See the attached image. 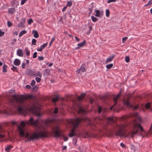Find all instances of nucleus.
<instances>
[{
  "mask_svg": "<svg viewBox=\"0 0 152 152\" xmlns=\"http://www.w3.org/2000/svg\"><path fill=\"white\" fill-rule=\"evenodd\" d=\"M4 31H2L0 29V37H1L4 35Z\"/></svg>",
  "mask_w": 152,
  "mask_h": 152,
  "instance_id": "57",
  "label": "nucleus"
},
{
  "mask_svg": "<svg viewBox=\"0 0 152 152\" xmlns=\"http://www.w3.org/2000/svg\"><path fill=\"white\" fill-rule=\"evenodd\" d=\"M26 65L24 63H23L22 64V68L23 69H24L25 68Z\"/></svg>",
  "mask_w": 152,
  "mask_h": 152,
  "instance_id": "61",
  "label": "nucleus"
},
{
  "mask_svg": "<svg viewBox=\"0 0 152 152\" xmlns=\"http://www.w3.org/2000/svg\"><path fill=\"white\" fill-rule=\"evenodd\" d=\"M120 145L121 147L123 148H124L125 147V145L123 142H121V143Z\"/></svg>",
  "mask_w": 152,
  "mask_h": 152,
  "instance_id": "63",
  "label": "nucleus"
},
{
  "mask_svg": "<svg viewBox=\"0 0 152 152\" xmlns=\"http://www.w3.org/2000/svg\"><path fill=\"white\" fill-rule=\"evenodd\" d=\"M16 11V10L14 7L10 8L8 9V12L11 15H12Z\"/></svg>",
  "mask_w": 152,
  "mask_h": 152,
  "instance_id": "18",
  "label": "nucleus"
},
{
  "mask_svg": "<svg viewBox=\"0 0 152 152\" xmlns=\"http://www.w3.org/2000/svg\"><path fill=\"white\" fill-rule=\"evenodd\" d=\"M60 98V97L59 95H55V97L52 99V101L53 103H56L58 100Z\"/></svg>",
  "mask_w": 152,
  "mask_h": 152,
  "instance_id": "16",
  "label": "nucleus"
},
{
  "mask_svg": "<svg viewBox=\"0 0 152 152\" xmlns=\"http://www.w3.org/2000/svg\"><path fill=\"white\" fill-rule=\"evenodd\" d=\"M102 107L100 106H98V112L99 114H100L102 112Z\"/></svg>",
  "mask_w": 152,
  "mask_h": 152,
  "instance_id": "37",
  "label": "nucleus"
},
{
  "mask_svg": "<svg viewBox=\"0 0 152 152\" xmlns=\"http://www.w3.org/2000/svg\"><path fill=\"white\" fill-rule=\"evenodd\" d=\"M113 66V64H108L106 66V68L107 69H111Z\"/></svg>",
  "mask_w": 152,
  "mask_h": 152,
  "instance_id": "38",
  "label": "nucleus"
},
{
  "mask_svg": "<svg viewBox=\"0 0 152 152\" xmlns=\"http://www.w3.org/2000/svg\"><path fill=\"white\" fill-rule=\"evenodd\" d=\"M32 34H34V37L37 38L39 37V35L38 32L37 31L34 30L32 31Z\"/></svg>",
  "mask_w": 152,
  "mask_h": 152,
  "instance_id": "23",
  "label": "nucleus"
},
{
  "mask_svg": "<svg viewBox=\"0 0 152 152\" xmlns=\"http://www.w3.org/2000/svg\"><path fill=\"white\" fill-rule=\"evenodd\" d=\"M121 91L117 95L114 96L113 97V100L114 101V103L113 106L110 107V110H112L113 108L117 104L118 100L120 98L121 96Z\"/></svg>",
  "mask_w": 152,
  "mask_h": 152,
  "instance_id": "8",
  "label": "nucleus"
},
{
  "mask_svg": "<svg viewBox=\"0 0 152 152\" xmlns=\"http://www.w3.org/2000/svg\"><path fill=\"white\" fill-rule=\"evenodd\" d=\"M12 97L15 100H17L18 101V99H19V98L18 97V96L16 94H14L12 95Z\"/></svg>",
  "mask_w": 152,
  "mask_h": 152,
  "instance_id": "39",
  "label": "nucleus"
},
{
  "mask_svg": "<svg viewBox=\"0 0 152 152\" xmlns=\"http://www.w3.org/2000/svg\"><path fill=\"white\" fill-rule=\"evenodd\" d=\"M86 95V94L85 93H83L82 94L78 97L77 98V100L79 101H81L85 96Z\"/></svg>",
  "mask_w": 152,
  "mask_h": 152,
  "instance_id": "17",
  "label": "nucleus"
},
{
  "mask_svg": "<svg viewBox=\"0 0 152 152\" xmlns=\"http://www.w3.org/2000/svg\"><path fill=\"white\" fill-rule=\"evenodd\" d=\"M115 57V55L110 56L108 58L105 62L106 64H107L109 62L112 61V60L114 59Z\"/></svg>",
  "mask_w": 152,
  "mask_h": 152,
  "instance_id": "19",
  "label": "nucleus"
},
{
  "mask_svg": "<svg viewBox=\"0 0 152 152\" xmlns=\"http://www.w3.org/2000/svg\"><path fill=\"white\" fill-rule=\"evenodd\" d=\"M26 33V31L23 30L21 31L20 33L19 36L20 37L22 36L24 34H25Z\"/></svg>",
  "mask_w": 152,
  "mask_h": 152,
  "instance_id": "30",
  "label": "nucleus"
},
{
  "mask_svg": "<svg viewBox=\"0 0 152 152\" xmlns=\"http://www.w3.org/2000/svg\"><path fill=\"white\" fill-rule=\"evenodd\" d=\"M37 52H35L34 53L33 58H36L37 57Z\"/></svg>",
  "mask_w": 152,
  "mask_h": 152,
  "instance_id": "55",
  "label": "nucleus"
},
{
  "mask_svg": "<svg viewBox=\"0 0 152 152\" xmlns=\"http://www.w3.org/2000/svg\"><path fill=\"white\" fill-rule=\"evenodd\" d=\"M13 67L11 68V69L13 71H15L16 72H18V69L16 67H15L13 65H12Z\"/></svg>",
  "mask_w": 152,
  "mask_h": 152,
  "instance_id": "41",
  "label": "nucleus"
},
{
  "mask_svg": "<svg viewBox=\"0 0 152 152\" xmlns=\"http://www.w3.org/2000/svg\"><path fill=\"white\" fill-rule=\"evenodd\" d=\"M72 5V3L71 1H68L67 2V5L66 6H68L70 7Z\"/></svg>",
  "mask_w": 152,
  "mask_h": 152,
  "instance_id": "46",
  "label": "nucleus"
},
{
  "mask_svg": "<svg viewBox=\"0 0 152 152\" xmlns=\"http://www.w3.org/2000/svg\"><path fill=\"white\" fill-rule=\"evenodd\" d=\"M86 65L84 64H83L81 66L80 68L76 71V73L78 74L80 73V72H84L86 70Z\"/></svg>",
  "mask_w": 152,
  "mask_h": 152,
  "instance_id": "10",
  "label": "nucleus"
},
{
  "mask_svg": "<svg viewBox=\"0 0 152 152\" xmlns=\"http://www.w3.org/2000/svg\"><path fill=\"white\" fill-rule=\"evenodd\" d=\"M14 64L17 66L19 65L20 63V61L18 59H15L13 62Z\"/></svg>",
  "mask_w": 152,
  "mask_h": 152,
  "instance_id": "22",
  "label": "nucleus"
},
{
  "mask_svg": "<svg viewBox=\"0 0 152 152\" xmlns=\"http://www.w3.org/2000/svg\"><path fill=\"white\" fill-rule=\"evenodd\" d=\"M110 12L108 9H107L106 10V15L107 17H109L110 15Z\"/></svg>",
  "mask_w": 152,
  "mask_h": 152,
  "instance_id": "40",
  "label": "nucleus"
},
{
  "mask_svg": "<svg viewBox=\"0 0 152 152\" xmlns=\"http://www.w3.org/2000/svg\"><path fill=\"white\" fill-rule=\"evenodd\" d=\"M56 130L53 132L54 137L58 138L60 137L63 136V134L62 133L61 131L59 130V128L58 126L56 127Z\"/></svg>",
  "mask_w": 152,
  "mask_h": 152,
  "instance_id": "9",
  "label": "nucleus"
},
{
  "mask_svg": "<svg viewBox=\"0 0 152 152\" xmlns=\"http://www.w3.org/2000/svg\"><path fill=\"white\" fill-rule=\"evenodd\" d=\"M18 129L19 131V135L21 137H23L25 134L24 128L21 127L20 126L18 125Z\"/></svg>",
  "mask_w": 152,
  "mask_h": 152,
  "instance_id": "11",
  "label": "nucleus"
},
{
  "mask_svg": "<svg viewBox=\"0 0 152 152\" xmlns=\"http://www.w3.org/2000/svg\"><path fill=\"white\" fill-rule=\"evenodd\" d=\"M37 76H38L40 77H42V74L40 73L39 71H38L36 73H35V75H34V77H35Z\"/></svg>",
  "mask_w": 152,
  "mask_h": 152,
  "instance_id": "33",
  "label": "nucleus"
},
{
  "mask_svg": "<svg viewBox=\"0 0 152 152\" xmlns=\"http://www.w3.org/2000/svg\"><path fill=\"white\" fill-rule=\"evenodd\" d=\"M96 12V14L95 16L96 17H100V12L99 10H96L95 11Z\"/></svg>",
  "mask_w": 152,
  "mask_h": 152,
  "instance_id": "25",
  "label": "nucleus"
},
{
  "mask_svg": "<svg viewBox=\"0 0 152 152\" xmlns=\"http://www.w3.org/2000/svg\"><path fill=\"white\" fill-rule=\"evenodd\" d=\"M125 126L124 124H116L115 127V135L119 137H124L126 132L124 130Z\"/></svg>",
  "mask_w": 152,
  "mask_h": 152,
  "instance_id": "4",
  "label": "nucleus"
},
{
  "mask_svg": "<svg viewBox=\"0 0 152 152\" xmlns=\"http://www.w3.org/2000/svg\"><path fill=\"white\" fill-rule=\"evenodd\" d=\"M25 135V137L28 138L27 141H33L34 140H38L40 138L47 137H48V132L45 129L40 130L39 132H36L29 136L28 133H26Z\"/></svg>",
  "mask_w": 152,
  "mask_h": 152,
  "instance_id": "3",
  "label": "nucleus"
},
{
  "mask_svg": "<svg viewBox=\"0 0 152 152\" xmlns=\"http://www.w3.org/2000/svg\"><path fill=\"white\" fill-rule=\"evenodd\" d=\"M7 25L8 27H10L12 26V23L10 21H8L7 22Z\"/></svg>",
  "mask_w": 152,
  "mask_h": 152,
  "instance_id": "48",
  "label": "nucleus"
},
{
  "mask_svg": "<svg viewBox=\"0 0 152 152\" xmlns=\"http://www.w3.org/2000/svg\"><path fill=\"white\" fill-rule=\"evenodd\" d=\"M140 129L141 132L144 131V129L140 124L139 123H136L134 125L132 131L131 132V136L133 138L134 135L137 134L138 132V129Z\"/></svg>",
  "mask_w": 152,
  "mask_h": 152,
  "instance_id": "5",
  "label": "nucleus"
},
{
  "mask_svg": "<svg viewBox=\"0 0 152 152\" xmlns=\"http://www.w3.org/2000/svg\"><path fill=\"white\" fill-rule=\"evenodd\" d=\"M67 8V6H65L62 9V11L63 12L65 11Z\"/></svg>",
  "mask_w": 152,
  "mask_h": 152,
  "instance_id": "64",
  "label": "nucleus"
},
{
  "mask_svg": "<svg viewBox=\"0 0 152 152\" xmlns=\"http://www.w3.org/2000/svg\"><path fill=\"white\" fill-rule=\"evenodd\" d=\"M150 104L149 103H147L145 105V107L147 109H149L150 107Z\"/></svg>",
  "mask_w": 152,
  "mask_h": 152,
  "instance_id": "45",
  "label": "nucleus"
},
{
  "mask_svg": "<svg viewBox=\"0 0 152 152\" xmlns=\"http://www.w3.org/2000/svg\"><path fill=\"white\" fill-rule=\"evenodd\" d=\"M26 73L31 76L34 77V75H35V72L30 69H27L26 71Z\"/></svg>",
  "mask_w": 152,
  "mask_h": 152,
  "instance_id": "13",
  "label": "nucleus"
},
{
  "mask_svg": "<svg viewBox=\"0 0 152 152\" xmlns=\"http://www.w3.org/2000/svg\"><path fill=\"white\" fill-rule=\"evenodd\" d=\"M109 98V95L107 94H105L102 96L101 97V99L105 101L106 100H108Z\"/></svg>",
  "mask_w": 152,
  "mask_h": 152,
  "instance_id": "20",
  "label": "nucleus"
},
{
  "mask_svg": "<svg viewBox=\"0 0 152 152\" xmlns=\"http://www.w3.org/2000/svg\"><path fill=\"white\" fill-rule=\"evenodd\" d=\"M26 88L28 89H30L31 88V87L29 85H27L26 86Z\"/></svg>",
  "mask_w": 152,
  "mask_h": 152,
  "instance_id": "62",
  "label": "nucleus"
},
{
  "mask_svg": "<svg viewBox=\"0 0 152 152\" xmlns=\"http://www.w3.org/2000/svg\"><path fill=\"white\" fill-rule=\"evenodd\" d=\"M58 108L57 107H56L53 110V113L56 114L58 113Z\"/></svg>",
  "mask_w": 152,
  "mask_h": 152,
  "instance_id": "44",
  "label": "nucleus"
},
{
  "mask_svg": "<svg viewBox=\"0 0 152 152\" xmlns=\"http://www.w3.org/2000/svg\"><path fill=\"white\" fill-rule=\"evenodd\" d=\"M35 80L37 83H39L40 82L41 79L40 78L37 77L35 78Z\"/></svg>",
  "mask_w": 152,
  "mask_h": 152,
  "instance_id": "52",
  "label": "nucleus"
},
{
  "mask_svg": "<svg viewBox=\"0 0 152 152\" xmlns=\"http://www.w3.org/2000/svg\"><path fill=\"white\" fill-rule=\"evenodd\" d=\"M94 8V6H92L91 8H89L88 9V10L89 11V15H90V14L93 11V9Z\"/></svg>",
  "mask_w": 152,
  "mask_h": 152,
  "instance_id": "35",
  "label": "nucleus"
},
{
  "mask_svg": "<svg viewBox=\"0 0 152 152\" xmlns=\"http://www.w3.org/2000/svg\"><path fill=\"white\" fill-rule=\"evenodd\" d=\"M91 18L92 20L94 22H96L98 20V19L97 18L93 16H91Z\"/></svg>",
  "mask_w": 152,
  "mask_h": 152,
  "instance_id": "32",
  "label": "nucleus"
},
{
  "mask_svg": "<svg viewBox=\"0 0 152 152\" xmlns=\"http://www.w3.org/2000/svg\"><path fill=\"white\" fill-rule=\"evenodd\" d=\"M7 66L5 65L4 64L3 66V69H2V71L4 72H7Z\"/></svg>",
  "mask_w": 152,
  "mask_h": 152,
  "instance_id": "27",
  "label": "nucleus"
},
{
  "mask_svg": "<svg viewBox=\"0 0 152 152\" xmlns=\"http://www.w3.org/2000/svg\"><path fill=\"white\" fill-rule=\"evenodd\" d=\"M25 51L26 52V55L27 56H28L30 55V51L28 49V48H26V49L25 50Z\"/></svg>",
  "mask_w": 152,
  "mask_h": 152,
  "instance_id": "34",
  "label": "nucleus"
},
{
  "mask_svg": "<svg viewBox=\"0 0 152 152\" xmlns=\"http://www.w3.org/2000/svg\"><path fill=\"white\" fill-rule=\"evenodd\" d=\"M20 125L22 126L21 127L23 128L26 125L25 122L23 121H22L20 122Z\"/></svg>",
  "mask_w": 152,
  "mask_h": 152,
  "instance_id": "43",
  "label": "nucleus"
},
{
  "mask_svg": "<svg viewBox=\"0 0 152 152\" xmlns=\"http://www.w3.org/2000/svg\"><path fill=\"white\" fill-rule=\"evenodd\" d=\"M39 122V120L38 119L34 120L32 117H30L28 121L26 122V124H27L33 125L36 127H38Z\"/></svg>",
  "mask_w": 152,
  "mask_h": 152,
  "instance_id": "7",
  "label": "nucleus"
},
{
  "mask_svg": "<svg viewBox=\"0 0 152 152\" xmlns=\"http://www.w3.org/2000/svg\"><path fill=\"white\" fill-rule=\"evenodd\" d=\"M38 59L39 61H41L44 60V58L43 56H38Z\"/></svg>",
  "mask_w": 152,
  "mask_h": 152,
  "instance_id": "54",
  "label": "nucleus"
},
{
  "mask_svg": "<svg viewBox=\"0 0 152 152\" xmlns=\"http://www.w3.org/2000/svg\"><path fill=\"white\" fill-rule=\"evenodd\" d=\"M27 97L24 95H22L18 99L17 110L20 113H23L27 111H29L34 113L35 115L39 117L41 116L40 113V108L37 107L34 103L30 102H26L25 101Z\"/></svg>",
  "mask_w": 152,
  "mask_h": 152,
  "instance_id": "1",
  "label": "nucleus"
},
{
  "mask_svg": "<svg viewBox=\"0 0 152 152\" xmlns=\"http://www.w3.org/2000/svg\"><path fill=\"white\" fill-rule=\"evenodd\" d=\"M33 22V20L31 19H30L28 21V24L30 25Z\"/></svg>",
  "mask_w": 152,
  "mask_h": 152,
  "instance_id": "51",
  "label": "nucleus"
},
{
  "mask_svg": "<svg viewBox=\"0 0 152 152\" xmlns=\"http://www.w3.org/2000/svg\"><path fill=\"white\" fill-rule=\"evenodd\" d=\"M125 60L126 62H129L130 61L129 58V57H126L125 58Z\"/></svg>",
  "mask_w": 152,
  "mask_h": 152,
  "instance_id": "53",
  "label": "nucleus"
},
{
  "mask_svg": "<svg viewBox=\"0 0 152 152\" xmlns=\"http://www.w3.org/2000/svg\"><path fill=\"white\" fill-rule=\"evenodd\" d=\"M35 83H36L35 80H32L31 84V85L32 86H34L35 85Z\"/></svg>",
  "mask_w": 152,
  "mask_h": 152,
  "instance_id": "56",
  "label": "nucleus"
},
{
  "mask_svg": "<svg viewBox=\"0 0 152 152\" xmlns=\"http://www.w3.org/2000/svg\"><path fill=\"white\" fill-rule=\"evenodd\" d=\"M73 144L74 145H76V143L77 142V138H74L73 139Z\"/></svg>",
  "mask_w": 152,
  "mask_h": 152,
  "instance_id": "49",
  "label": "nucleus"
},
{
  "mask_svg": "<svg viewBox=\"0 0 152 152\" xmlns=\"http://www.w3.org/2000/svg\"><path fill=\"white\" fill-rule=\"evenodd\" d=\"M27 0H21V5L23 4Z\"/></svg>",
  "mask_w": 152,
  "mask_h": 152,
  "instance_id": "59",
  "label": "nucleus"
},
{
  "mask_svg": "<svg viewBox=\"0 0 152 152\" xmlns=\"http://www.w3.org/2000/svg\"><path fill=\"white\" fill-rule=\"evenodd\" d=\"M152 4V0H150L148 1L147 4L144 6H147L151 5Z\"/></svg>",
  "mask_w": 152,
  "mask_h": 152,
  "instance_id": "50",
  "label": "nucleus"
},
{
  "mask_svg": "<svg viewBox=\"0 0 152 152\" xmlns=\"http://www.w3.org/2000/svg\"><path fill=\"white\" fill-rule=\"evenodd\" d=\"M130 97H128L127 99H124L123 102L124 104L126 105L128 107H131L134 108V110H136L138 108V106L136 105L134 106L132 104H131L129 102Z\"/></svg>",
  "mask_w": 152,
  "mask_h": 152,
  "instance_id": "6",
  "label": "nucleus"
},
{
  "mask_svg": "<svg viewBox=\"0 0 152 152\" xmlns=\"http://www.w3.org/2000/svg\"><path fill=\"white\" fill-rule=\"evenodd\" d=\"M36 42L37 40L36 39H33L32 41V45H36Z\"/></svg>",
  "mask_w": 152,
  "mask_h": 152,
  "instance_id": "47",
  "label": "nucleus"
},
{
  "mask_svg": "<svg viewBox=\"0 0 152 152\" xmlns=\"http://www.w3.org/2000/svg\"><path fill=\"white\" fill-rule=\"evenodd\" d=\"M78 113L79 114L84 115L87 113V112L82 107H80L79 109V110L78 111Z\"/></svg>",
  "mask_w": 152,
  "mask_h": 152,
  "instance_id": "14",
  "label": "nucleus"
},
{
  "mask_svg": "<svg viewBox=\"0 0 152 152\" xmlns=\"http://www.w3.org/2000/svg\"><path fill=\"white\" fill-rule=\"evenodd\" d=\"M114 121V119L112 117H108L107 118V122L108 123H110V122H113Z\"/></svg>",
  "mask_w": 152,
  "mask_h": 152,
  "instance_id": "24",
  "label": "nucleus"
},
{
  "mask_svg": "<svg viewBox=\"0 0 152 152\" xmlns=\"http://www.w3.org/2000/svg\"><path fill=\"white\" fill-rule=\"evenodd\" d=\"M11 146L8 145L5 148V150L6 151L8 152L11 149Z\"/></svg>",
  "mask_w": 152,
  "mask_h": 152,
  "instance_id": "42",
  "label": "nucleus"
},
{
  "mask_svg": "<svg viewBox=\"0 0 152 152\" xmlns=\"http://www.w3.org/2000/svg\"><path fill=\"white\" fill-rule=\"evenodd\" d=\"M17 55L19 56H23V53L22 50L18 49L17 50Z\"/></svg>",
  "mask_w": 152,
  "mask_h": 152,
  "instance_id": "21",
  "label": "nucleus"
},
{
  "mask_svg": "<svg viewBox=\"0 0 152 152\" xmlns=\"http://www.w3.org/2000/svg\"><path fill=\"white\" fill-rule=\"evenodd\" d=\"M115 1L116 0H108L107 2L108 3H109L111 2H115Z\"/></svg>",
  "mask_w": 152,
  "mask_h": 152,
  "instance_id": "60",
  "label": "nucleus"
},
{
  "mask_svg": "<svg viewBox=\"0 0 152 152\" xmlns=\"http://www.w3.org/2000/svg\"><path fill=\"white\" fill-rule=\"evenodd\" d=\"M25 18H22L20 20V23L18 25V26L19 27H24V24L25 23Z\"/></svg>",
  "mask_w": 152,
  "mask_h": 152,
  "instance_id": "12",
  "label": "nucleus"
},
{
  "mask_svg": "<svg viewBox=\"0 0 152 152\" xmlns=\"http://www.w3.org/2000/svg\"><path fill=\"white\" fill-rule=\"evenodd\" d=\"M48 43L47 42L45 43L44 44L40 46V48L42 49H43L48 45Z\"/></svg>",
  "mask_w": 152,
  "mask_h": 152,
  "instance_id": "36",
  "label": "nucleus"
},
{
  "mask_svg": "<svg viewBox=\"0 0 152 152\" xmlns=\"http://www.w3.org/2000/svg\"><path fill=\"white\" fill-rule=\"evenodd\" d=\"M87 125L90 126L91 128L93 129H95V128L96 127V126L90 120L88 121Z\"/></svg>",
  "mask_w": 152,
  "mask_h": 152,
  "instance_id": "15",
  "label": "nucleus"
},
{
  "mask_svg": "<svg viewBox=\"0 0 152 152\" xmlns=\"http://www.w3.org/2000/svg\"><path fill=\"white\" fill-rule=\"evenodd\" d=\"M50 72V70L49 69H47L45 70V72L44 73V75H49Z\"/></svg>",
  "mask_w": 152,
  "mask_h": 152,
  "instance_id": "26",
  "label": "nucleus"
},
{
  "mask_svg": "<svg viewBox=\"0 0 152 152\" xmlns=\"http://www.w3.org/2000/svg\"><path fill=\"white\" fill-rule=\"evenodd\" d=\"M86 44V41L85 40H84L81 43L78 44L77 45L80 46V47H82V46Z\"/></svg>",
  "mask_w": 152,
  "mask_h": 152,
  "instance_id": "28",
  "label": "nucleus"
},
{
  "mask_svg": "<svg viewBox=\"0 0 152 152\" xmlns=\"http://www.w3.org/2000/svg\"><path fill=\"white\" fill-rule=\"evenodd\" d=\"M83 119L80 118H76L72 123L73 128L71 132L69 134L70 137H72L74 136L77 137L82 136L85 138L93 137L94 134L93 133H91L88 132H81L77 134L76 133L77 129L79 128L80 125V122L82 121Z\"/></svg>",
  "mask_w": 152,
  "mask_h": 152,
  "instance_id": "2",
  "label": "nucleus"
},
{
  "mask_svg": "<svg viewBox=\"0 0 152 152\" xmlns=\"http://www.w3.org/2000/svg\"><path fill=\"white\" fill-rule=\"evenodd\" d=\"M131 116L129 115H125L122 117L121 119L122 120H125L129 118Z\"/></svg>",
  "mask_w": 152,
  "mask_h": 152,
  "instance_id": "29",
  "label": "nucleus"
},
{
  "mask_svg": "<svg viewBox=\"0 0 152 152\" xmlns=\"http://www.w3.org/2000/svg\"><path fill=\"white\" fill-rule=\"evenodd\" d=\"M38 88V86L37 85H36L31 88V91H37V90Z\"/></svg>",
  "mask_w": 152,
  "mask_h": 152,
  "instance_id": "31",
  "label": "nucleus"
},
{
  "mask_svg": "<svg viewBox=\"0 0 152 152\" xmlns=\"http://www.w3.org/2000/svg\"><path fill=\"white\" fill-rule=\"evenodd\" d=\"M128 39L127 37H125L122 38V42L123 43H124Z\"/></svg>",
  "mask_w": 152,
  "mask_h": 152,
  "instance_id": "58",
  "label": "nucleus"
}]
</instances>
